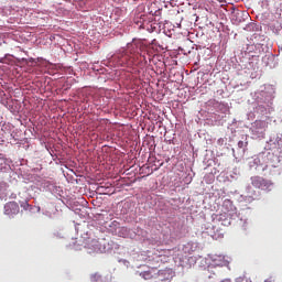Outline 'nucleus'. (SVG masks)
<instances>
[{
    "mask_svg": "<svg viewBox=\"0 0 282 282\" xmlns=\"http://www.w3.org/2000/svg\"><path fill=\"white\" fill-rule=\"evenodd\" d=\"M127 59H128V57H126L124 59L119 61V65H124V63H127Z\"/></svg>",
    "mask_w": 282,
    "mask_h": 282,
    "instance_id": "12",
    "label": "nucleus"
},
{
    "mask_svg": "<svg viewBox=\"0 0 282 282\" xmlns=\"http://www.w3.org/2000/svg\"><path fill=\"white\" fill-rule=\"evenodd\" d=\"M238 147H239V149H242L243 148V141H239Z\"/></svg>",
    "mask_w": 282,
    "mask_h": 282,
    "instance_id": "13",
    "label": "nucleus"
},
{
    "mask_svg": "<svg viewBox=\"0 0 282 282\" xmlns=\"http://www.w3.org/2000/svg\"><path fill=\"white\" fill-rule=\"evenodd\" d=\"M219 1V3H224V0H218Z\"/></svg>",
    "mask_w": 282,
    "mask_h": 282,
    "instance_id": "15",
    "label": "nucleus"
},
{
    "mask_svg": "<svg viewBox=\"0 0 282 282\" xmlns=\"http://www.w3.org/2000/svg\"><path fill=\"white\" fill-rule=\"evenodd\" d=\"M88 248L89 250H93V252H100V241H98V239H93L88 243Z\"/></svg>",
    "mask_w": 282,
    "mask_h": 282,
    "instance_id": "5",
    "label": "nucleus"
},
{
    "mask_svg": "<svg viewBox=\"0 0 282 282\" xmlns=\"http://www.w3.org/2000/svg\"><path fill=\"white\" fill-rule=\"evenodd\" d=\"M18 210H19V204H17V202H10L4 206L6 215H17Z\"/></svg>",
    "mask_w": 282,
    "mask_h": 282,
    "instance_id": "3",
    "label": "nucleus"
},
{
    "mask_svg": "<svg viewBox=\"0 0 282 282\" xmlns=\"http://www.w3.org/2000/svg\"><path fill=\"white\" fill-rule=\"evenodd\" d=\"M21 208H24V210H28V208H30V204H28V202H23L21 204Z\"/></svg>",
    "mask_w": 282,
    "mask_h": 282,
    "instance_id": "10",
    "label": "nucleus"
},
{
    "mask_svg": "<svg viewBox=\"0 0 282 282\" xmlns=\"http://www.w3.org/2000/svg\"><path fill=\"white\" fill-rule=\"evenodd\" d=\"M107 187L105 186H98L97 187V193H100L101 195H105L107 192Z\"/></svg>",
    "mask_w": 282,
    "mask_h": 282,
    "instance_id": "9",
    "label": "nucleus"
},
{
    "mask_svg": "<svg viewBox=\"0 0 282 282\" xmlns=\"http://www.w3.org/2000/svg\"><path fill=\"white\" fill-rule=\"evenodd\" d=\"M251 184L254 188H259L260 191H270V186H272V182L261 176H252Z\"/></svg>",
    "mask_w": 282,
    "mask_h": 282,
    "instance_id": "1",
    "label": "nucleus"
},
{
    "mask_svg": "<svg viewBox=\"0 0 282 282\" xmlns=\"http://www.w3.org/2000/svg\"><path fill=\"white\" fill-rule=\"evenodd\" d=\"M0 160H4L3 155L0 153Z\"/></svg>",
    "mask_w": 282,
    "mask_h": 282,
    "instance_id": "14",
    "label": "nucleus"
},
{
    "mask_svg": "<svg viewBox=\"0 0 282 282\" xmlns=\"http://www.w3.org/2000/svg\"><path fill=\"white\" fill-rule=\"evenodd\" d=\"M173 275L171 271H159L158 274L153 278V282H171Z\"/></svg>",
    "mask_w": 282,
    "mask_h": 282,
    "instance_id": "2",
    "label": "nucleus"
},
{
    "mask_svg": "<svg viewBox=\"0 0 282 282\" xmlns=\"http://www.w3.org/2000/svg\"><path fill=\"white\" fill-rule=\"evenodd\" d=\"M236 282H252L248 276L242 275L236 279Z\"/></svg>",
    "mask_w": 282,
    "mask_h": 282,
    "instance_id": "8",
    "label": "nucleus"
},
{
    "mask_svg": "<svg viewBox=\"0 0 282 282\" xmlns=\"http://www.w3.org/2000/svg\"><path fill=\"white\" fill-rule=\"evenodd\" d=\"M214 265H218L220 268H224V265H228V261H226V258L224 256H216L213 258Z\"/></svg>",
    "mask_w": 282,
    "mask_h": 282,
    "instance_id": "4",
    "label": "nucleus"
},
{
    "mask_svg": "<svg viewBox=\"0 0 282 282\" xmlns=\"http://www.w3.org/2000/svg\"><path fill=\"white\" fill-rule=\"evenodd\" d=\"M254 126L257 127V129H265V127H268V123L265 121H256Z\"/></svg>",
    "mask_w": 282,
    "mask_h": 282,
    "instance_id": "7",
    "label": "nucleus"
},
{
    "mask_svg": "<svg viewBox=\"0 0 282 282\" xmlns=\"http://www.w3.org/2000/svg\"><path fill=\"white\" fill-rule=\"evenodd\" d=\"M90 281L91 282H102V275H100V273H94L90 276Z\"/></svg>",
    "mask_w": 282,
    "mask_h": 282,
    "instance_id": "6",
    "label": "nucleus"
},
{
    "mask_svg": "<svg viewBox=\"0 0 282 282\" xmlns=\"http://www.w3.org/2000/svg\"><path fill=\"white\" fill-rule=\"evenodd\" d=\"M143 279H151V273L150 272H144L143 273Z\"/></svg>",
    "mask_w": 282,
    "mask_h": 282,
    "instance_id": "11",
    "label": "nucleus"
}]
</instances>
